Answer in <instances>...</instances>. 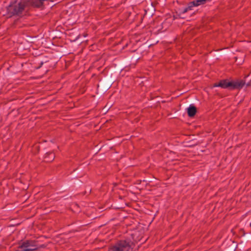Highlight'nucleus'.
Listing matches in <instances>:
<instances>
[{
	"instance_id": "7ed1b4c3",
	"label": "nucleus",
	"mask_w": 251,
	"mask_h": 251,
	"mask_svg": "<svg viewBox=\"0 0 251 251\" xmlns=\"http://www.w3.org/2000/svg\"><path fill=\"white\" fill-rule=\"evenodd\" d=\"M134 244L129 238L118 240L110 246L108 251H130L134 248Z\"/></svg>"
},
{
	"instance_id": "f257e3e1",
	"label": "nucleus",
	"mask_w": 251,
	"mask_h": 251,
	"mask_svg": "<svg viewBox=\"0 0 251 251\" xmlns=\"http://www.w3.org/2000/svg\"><path fill=\"white\" fill-rule=\"evenodd\" d=\"M33 2L32 0L12 2L6 7L7 15L9 18L22 17L24 12H27L30 7H39Z\"/></svg>"
},
{
	"instance_id": "0eeeda50",
	"label": "nucleus",
	"mask_w": 251,
	"mask_h": 251,
	"mask_svg": "<svg viewBox=\"0 0 251 251\" xmlns=\"http://www.w3.org/2000/svg\"><path fill=\"white\" fill-rule=\"evenodd\" d=\"M55 158L54 153L53 152H48L46 154L45 156V161L46 162H51Z\"/></svg>"
},
{
	"instance_id": "f03ea898",
	"label": "nucleus",
	"mask_w": 251,
	"mask_h": 251,
	"mask_svg": "<svg viewBox=\"0 0 251 251\" xmlns=\"http://www.w3.org/2000/svg\"><path fill=\"white\" fill-rule=\"evenodd\" d=\"M245 84L246 81L243 79L229 81L227 79H224L221 80L218 82L215 83L213 84V87H219L229 90H240Z\"/></svg>"
},
{
	"instance_id": "1a4fd4ad",
	"label": "nucleus",
	"mask_w": 251,
	"mask_h": 251,
	"mask_svg": "<svg viewBox=\"0 0 251 251\" xmlns=\"http://www.w3.org/2000/svg\"><path fill=\"white\" fill-rule=\"evenodd\" d=\"M250 84H249V83H248L247 84V86H250Z\"/></svg>"
},
{
	"instance_id": "6e6552de",
	"label": "nucleus",
	"mask_w": 251,
	"mask_h": 251,
	"mask_svg": "<svg viewBox=\"0 0 251 251\" xmlns=\"http://www.w3.org/2000/svg\"><path fill=\"white\" fill-rule=\"evenodd\" d=\"M43 64H44V62H41L40 63V65H39L38 67H35V68H36V69H40V68L42 67V66L43 65Z\"/></svg>"
},
{
	"instance_id": "423d86ee",
	"label": "nucleus",
	"mask_w": 251,
	"mask_h": 251,
	"mask_svg": "<svg viewBox=\"0 0 251 251\" xmlns=\"http://www.w3.org/2000/svg\"><path fill=\"white\" fill-rule=\"evenodd\" d=\"M197 108L194 104H190L187 108L188 116L189 117H193L197 113Z\"/></svg>"
},
{
	"instance_id": "39448f33",
	"label": "nucleus",
	"mask_w": 251,
	"mask_h": 251,
	"mask_svg": "<svg viewBox=\"0 0 251 251\" xmlns=\"http://www.w3.org/2000/svg\"><path fill=\"white\" fill-rule=\"evenodd\" d=\"M211 0H195L188 3V6L180 10L179 14H183L189 10H191L194 6H197L204 4L206 1H210Z\"/></svg>"
},
{
	"instance_id": "20e7f679",
	"label": "nucleus",
	"mask_w": 251,
	"mask_h": 251,
	"mask_svg": "<svg viewBox=\"0 0 251 251\" xmlns=\"http://www.w3.org/2000/svg\"><path fill=\"white\" fill-rule=\"evenodd\" d=\"M37 241L35 240H26L24 241H21L19 243L17 247L18 251H35L39 248H44L45 246L42 245L38 247Z\"/></svg>"
}]
</instances>
